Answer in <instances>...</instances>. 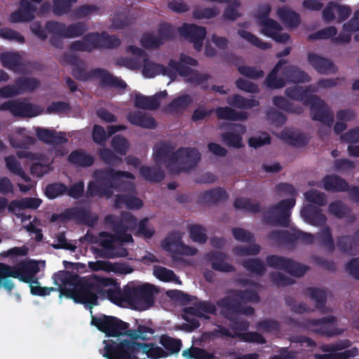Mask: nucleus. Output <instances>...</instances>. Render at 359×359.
<instances>
[{"instance_id": "1", "label": "nucleus", "mask_w": 359, "mask_h": 359, "mask_svg": "<svg viewBox=\"0 0 359 359\" xmlns=\"http://www.w3.org/2000/svg\"><path fill=\"white\" fill-rule=\"evenodd\" d=\"M55 283L65 285L60 289L62 294L90 309L98 304V297L107 298L118 306L126 303L125 285L121 288L120 283L110 278H81L67 271H60L55 275Z\"/></svg>"}, {"instance_id": "2", "label": "nucleus", "mask_w": 359, "mask_h": 359, "mask_svg": "<svg viewBox=\"0 0 359 359\" xmlns=\"http://www.w3.org/2000/svg\"><path fill=\"white\" fill-rule=\"evenodd\" d=\"M94 180L88 184L87 197L111 198L114 191H121L124 178L135 180L133 174L128 171L116 170L112 168L96 169L93 173Z\"/></svg>"}, {"instance_id": "3", "label": "nucleus", "mask_w": 359, "mask_h": 359, "mask_svg": "<svg viewBox=\"0 0 359 359\" xmlns=\"http://www.w3.org/2000/svg\"><path fill=\"white\" fill-rule=\"evenodd\" d=\"M104 346L100 353L107 359H137V354L142 350L148 358L158 359L167 356L165 351L154 344H142L122 340L116 343L113 339H104Z\"/></svg>"}, {"instance_id": "4", "label": "nucleus", "mask_w": 359, "mask_h": 359, "mask_svg": "<svg viewBox=\"0 0 359 359\" xmlns=\"http://www.w3.org/2000/svg\"><path fill=\"white\" fill-rule=\"evenodd\" d=\"M221 309V315L229 321L230 328L236 332H245L250 327L248 320L239 318L238 315L252 316L255 309L251 306H243L242 303L231 296H226L217 302Z\"/></svg>"}, {"instance_id": "5", "label": "nucleus", "mask_w": 359, "mask_h": 359, "mask_svg": "<svg viewBox=\"0 0 359 359\" xmlns=\"http://www.w3.org/2000/svg\"><path fill=\"white\" fill-rule=\"evenodd\" d=\"M121 39L115 35H109L107 32H90L84 35L81 40L73 41L70 49L75 51L90 53L95 49H112L118 47Z\"/></svg>"}, {"instance_id": "6", "label": "nucleus", "mask_w": 359, "mask_h": 359, "mask_svg": "<svg viewBox=\"0 0 359 359\" xmlns=\"http://www.w3.org/2000/svg\"><path fill=\"white\" fill-rule=\"evenodd\" d=\"M156 291L154 285L149 283L140 285L135 282H128L125 285L126 303L132 308L145 311L154 304V292Z\"/></svg>"}, {"instance_id": "7", "label": "nucleus", "mask_w": 359, "mask_h": 359, "mask_svg": "<svg viewBox=\"0 0 359 359\" xmlns=\"http://www.w3.org/2000/svg\"><path fill=\"white\" fill-rule=\"evenodd\" d=\"M72 74L76 79L82 81H86L93 78H98L100 86L103 87L126 88L127 86L124 81L113 76L105 69L97 67L87 72L84 64L74 67Z\"/></svg>"}, {"instance_id": "8", "label": "nucleus", "mask_w": 359, "mask_h": 359, "mask_svg": "<svg viewBox=\"0 0 359 359\" xmlns=\"http://www.w3.org/2000/svg\"><path fill=\"white\" fill-rule=\"evenodd\" d=\"M107 224L111 226L114 236L121 242H133V236L128 231H133L137 226V219L129 212H123L119 216L109 214L104 217Z\"/></svg>"}, {"instance_id": "9", "label": "nucleus", "mask_w": 359, "mask_h": 359, "mask_svg": "<svg viewBox=\"0 0 359 359\" xmlns=\"http://www.w3.org/2000/svg\"><path fill=\"white\" fill-rule=\"evenodd\" d=\"M295 203V198L292 197L271 205L263 214L264 222L271 226L287 227L290 222L291 211Z\"/></svg>"}, {"instance_id": "10", "label": "nucleus", "mask_w": 359, "mask_h": 359, "mask_svg": "<svg viewBox=\"0 0 359 359\" xmlns=\"http://www.w3.org/2000/svg\"><path fill=\"white\" fill-rule=\"evenodd\" d=\"M91 325L104 333L107 337H118L123 336L130 327L129 323L115 316L101 315L100 316H92Z\"/></svg>"}, {"instance_id": "11", "label": "nucleus", "mask_w": 359, "mask_h": 359, "mask_svg": "<svg viewBox=\"0 0 359 359\" xmlns=\"http://www.w3.org/2000/svg\"><path fill=\"white\" fill-rule=\"evenodd\" d=\"M172 160L175 161L173 173L180 174L194 169L201 160V154L196 148L180 147L175 151Z\"/></svg>"}, {"instance_id": "12", "label": "nucleus", "mask_w": 359, "mask_h": 359, "mask_svg": "<svg viewBox=\"0 0 359 359\" xmlns=\"http://www.w3.org/2000/svg\"><path fill=\"white\" fill-rule=\"evenodd\" d=\"M268 266L277 270H283L294 277H302L309 269V266L298 263L291 258L276 255H268L266 257Z\"/></svg>"}, {"instance_id": "13", "label": "nucleus", "mask_w": 359, "mask_h": 359, "mask_svg": "<svg viewBox=\"0 0 359 359\" xmlns=\"http://www.w3.org/2000/svg\"><path fill=\"white\" fill-rule=\"evenodd\" d=\"M305 106L310 107V114L313 121H320L330 130L334 123V113L322 99L316 95H311L305 101Z\"/></svg>"}, {"instance_id": "14", "label": "nucleus", "mask_w": 359, "mask_h": 359, "mask_svg": "<svg viewBox=\"0 0 359 359\" xmlns=\"http://www.w3.org/2000/svg\"><path fill=\"white\" fill-rule=\"evenodd\" d=\"M100 236L103 237L100 245V255L104 258L114 259L116 257H126L128 252L126 248L122 245L123 242L116 238L113 233L102 231Z\"/></svg>"}, {"instance_id": "15", "label": "nucleus", "mask_w": 359, "mask_h": 359, "mask_svg": "<svg viewBox=\"0 0 359 359\" xmlns=\"http://www.w3.org/2000/svg\"><path fill=\"white\" fill-rule=\"evenodd\" d=\"M337 318L333 316H328L321 318H309L302 323V327L319 335L332 337L341 334L334 326Z\"/></svg>"}, {"instance_id": "16", "label": "nucleus", "mask_w": 359, "mask_h": 359, "mask_svg": "<svg viewBox=\"0 0 359 359\" xmlns=\"http://www.w3.org/2000/svg\"><path fill=\"white\" fill-rule=\"evenodd\" d=\"M162 247L165 251L172 253V258L175 261L181 260L179 255L194 256L198 252L196 248L184 244L177 232L170 233L162 241Z\"/></svg>"}, {"instance_id": "17", "label": "nucleus", "mask_w": 359, "mask_h": 359, "mask_svg": "<svg viewBox=\"0 0 359 359\" xmlns=\"http://www.w3.org/2000/svg\"><path fill=\"white\" fill-rule=\"evenodd\" d=\"M0 111L11 112L15 116L34 117L39 114V108L20 100H11L0 104Z\"/></svg>"}, {"instance_id": "18", "label": "nucleus", "mask_w": 359, "mask_h": 359, "mask_svg": "<svg viewBox=\"0 0 359 359\" xmlns=\"http://www.w3.org/2000/svg\"><path fill=\"white\" fill-rule=\"evenodd\" d=\"M177 31L182 37L194 44L196 50L200 51L202 50L203 41L206 35V29L204 27L195 24L184 23L182 26L178 27Z\"/></svg>"}, {"instance_id": "19", "label": "nucleus", "mask_w": 359, "mask_h": 359, "mask_svg": "<svg viewBox=\"0 0 359 359\" xmlns=\"http://www.w3.org/2000/svg\"><path fill=\"white\" fill-rule=\"evenodd\" d=\"M323 187L326 191L334 192L349 191L353 200L359 203V187L353 186L349 189L348 182L338 175H325L323 179Z\"/></svg>"}, {"instance_id": "20", "label": "nucleus", "mask_w": 359, "mask_h": 359, "mask_svg": "<svg viewBox=\"0 0 359 359\" xmlns=\"http://www.w3.org/2000/svg\"><path fill=\"white\" fill-rule=\"evenodd\" d=\"M175 147L170 142L162 141L154 147V160L156 163H163L165 168L173 173L175 161L172 160L175 154Z\"/></svg>"}, {"instance_id": "21", "label": "nucleus", "mask_w": 359, "mask_h": 359, "mask_svg": "<svg viewBox=\"0 0 359 359\" xmlns=\"http://www.w3.org/2000/svg\"><path fill=\"white\" fill-rule=\"evenodd\" d=\"M37 6L29 0H20L18 8L11 13L9 17L13 23L31 22L35 18Z\"/></svg>"}, {"instance_id": "22", "label": "nucleus", "mask_w": 359, "mask_h": 359, "mask_svg": "<svg viewBox=\"0 0 359 359\" xmlns=\"http://www.w3.org/2000/svg\"><path fill=\"white\" fill-rule=\"evenodd\" d=\"M309 65L319 74L328 75L336 74L338 67L330 59L322 57L314 53H309L307 56Z\"/></svg>"}, {"instance_id": "23", "label": "nucleus", "mask_w": 359, "mask_h": 359, "mask_svg": "<svg viewBox=\"0 0 359 359\" xmlns=\"http://www.w3.org/2000/svg\"><path fill=\"white\" fill-rule=\"evenodd\" d=\"M262 27V33L265 36L271 37L276 42L287 43L290 39V35L287 33H280L283 29L281 25L273 19H268L259 22Z\"/></svg>"}, {"instance_id": "24", "label": "nucleus", "mask_w": 359, "mask_h": 359, "mask_svg": "<svg viewBox=\"0 0 359 359\" xmlns=\"http://www.w3.org/2000/svg\"><path fill=\"white\" fill-rule=\"evenodd\" d=\"M228 131L222 134V140L227 146L240 149L243 147L242 135L246 132L245 127L241 123H232L229 125Z\"/></svg>"}, {"instance_id": "25", "label": "nucleus", "mask_w": 359, "mask_h": 359, "mask_svg": "<svg viewBox=\"0 0 359 359\" xmlns=\"http://www.w3.org/2000/svg\"><path fill=\"white\" fill-rule=\"evenodd\" d=\"M35 133L39 140L48 144L60 145L68 141L65 133H57L53 129L36 127Z\"/></svg>"}, {"instance_id": "26", "label": "nucleus", "mask_w": 359, "mask_h": 359, "mask_svg": "<svg viewBox=\"0 0 359 359\" xmlns=\"http://www.w3.org/2000/svg\"><path fill=\"white\" fill-rule=\"evenodd\" d=\"M65 215L67 219H74L80 224L93 226L97 217H93L90 210L83 207L69 208L65 210Z\"/></svg>"}, {"instance_id": "27", "label": "nucleus", "mask_w": 359, "mask_h": 359, "mask_svg": "<svg viewBox=\"0 0 359 359\" xmlns=\"http://www.w3.org/2000/svg\"><path fill=\"white\" fill-rule=\"evenodd\" d=\"M206 259L211 261V268L219 272H235L236 268L226 262L227 255L219 251H211L206 255Z\"/></svg>"}, {"instance_id": "28", "label": "nucleus", "mask_w": 359, "mask_h": 359, "mask_svg": "<svg viewBox=\"0 0 359 359\" xmlns=\"http://www.w3.org/2000/svg\"><path fill=\"white\" fill-rule=\"evenodd\" d=\"M301 216L307 223L313 226H323L327 222V217L322 210L311 204L302 209Z\"/></svg>"}, {"instance_id": "29", "label": "nucleus", "mask_w": 359, "mask_h": 359, "mask_svg": "<svg viewBox=\"0 0 359 359\" xmlns=\"http://www.w3.org/2000/svg\"><path fill=\"white\" fill-rule=\"evenodd\" d=\"M39 271L38 264L35 261L20 262V280L29 285L39 284L35 277Z\"/></svg>"}, {"instance_id": "30", "label": "nucleus", "mask_w": 359, "mask_h": 359, "mask_svg": "<svg viewBox=\"0 0 359 359\" xmlns=\"http://www.w3.org/2000/svg\"><path fill=\"white\" fill-rule=\"evenodd\" d=\"M286 63L287 60L284 59H280L278 61L265 79L264 83L266 87L271 89H279L285 86L286 82L283 76L282 75V76L278 77V74Z\"/></svg>"}, {"instance_id": "31", "label": "nucleus", "mask_w": 359, "mask_h": 359, "mask_svg": "<svg viewBox=\"0 0 359 359\" xmlns=\"http://www.w3.org/2000/svg\"><path fill=\"white\" fill-rule=\"evenodd\" d=\"M229 194L222 187H217L202 192L199 196L201 203L206 205L216 204L228 199Z\"/></svg>"}, {"instance_id": "32", "label": "nucleus", "mask_w": 359, "mask_h": 359, "mask_svg": "<svg viewBox=\"0 0 359 359\" xmlns=\"http://www.w3.org/2000/svg\"><path fill=\"white\" fill-rule=\"evenodd\" d=\"M127 118L131 124L144 128L154 129L156 126L154 118L138 110L130 112Z\"/></svg>"}, {"instance_id": "33", "label": "nucleus", "mask_w": 359, "mask_h": 359, "mask_svg": "<svg viewBox=\"0 0 359 359\" xmlns=\"http://www.w3.org/2000/svg\"><path fill=\"white\" fill-rule=\"evenodd\" d=\"M281 74L283 76L285 82L304 83L309 81L311 79L309 74L304 71L292 65L283 68Z\"/></svg>"}, {"instance_id": "34", "label": "nucleus", "mask_w": 359, "mask_h": 359, "mask_svg": "<svg viewBox=\"0 0 359 359\" xmlns=\"http://www.w3.org/2000/svg\"><path fill=\"white\" fill-rule=\"evenodd\" d=\"M316 91V88L311 86H307L305 88L302 86H294L287 88L285 90V95L290 99L303 102V104L305 105V101L312 95L311 93Z\"/></svg>"}, {"instance_id": "35", "label": "nucleus", "mask_w": 359, "mask_h": 359, "mask_svg": "<svg viewBox=\"0 0 359 359\" xmlns=\"http://www.w3.org/2000/svg\"><path fill=\"white\" fill-rule=\"evenodd\" d=\"M67 160L71 164L82 168L90 167L95 161L94 157L83 149L72 151Z\"/></svg>"}, {"instance_id": "36", "label": "nucleus", "mask_w": 359, "mask_h": 359, "mask_svg": "<svg viewBox=\"0 0 359 359\" xmlns=\"http://www.w3.org/2000/svg\"><path fill=\"white\" fill-rule=\"evenodd\" d=\"M0 60L4 67L14 72H19L22 67V57L17 52L2 53L0 55Z\"/></svg>"}, {"instance_id": "37", "label": "nucleus", "mask_w": 359, "mask_h": 359, "mask_svg": "<svg viewBox=\"0 0 359 359\" xmlns=\"http://www.w3.org/2000/svg\"><path fill=\"white\" fill-rule=\"evenodd\" d=\"M281 137L289 144L302 147L307 144L309 140L306 135L299 130L285 129L281 133Z\"/></svg>"}, {"instance_id": "38", "label": "nucleus", "mask_w": 359, "mask_h": 359, "mask_svg": "<svg viewBox=\"0 0 359 359\" xmlns=\"http://www.w3.org/2000/svg\"><path fill=\"white\" fill-rule=\"evenodd\" d=\"M226 102L231 107L241 109H250L259 105L258 100L248 99L238 94L229 96Z\"/></svg>"}, {"instance_id": "39", "label": "nucleus", "mask_w": 359, "mask_h": 359, "mask_svg": "<svg viewBox=\"0 0 359 359\" xmlns=\"http://www.w3.org/2000/svg\"><path fill=\"white\" fill-rule=\"evenodd\" d=\"M273 104L277 108L287 113L299 115L304 112V109L302 106L294 104L292 102L282 96H274L273 97Z\"/></svg>"}, {"instance_id": "40", "label": "nucleus", "mask_w": 359, "mask_h": 359, "mask_svg": "<svg viewBox=\"0 0 359 359\" xmlns=\"http://www.w3.org/2000/svg\"><path fill=\"white\" fill-rule=\"evenodd\" d=\"M114 205L116 208H121L125 205L128 209H139L142 207V201L134 196L118 194L116 196Z\"/></svg>"}, {"instance_id": "41", "label": "nucleus", "mask_w": 359, "mask_h": 359, "mask_svg": "<svg viewBox=\"0 0 359 359\" xmlns=\"http://www.w3.org/2000/svg\"><path fill=\"white\" fill-rule=\"evenodd\" d=\"M277 14L280 20L291 28L298 27L301 22L299 14L289 8H280L278 9Z\"/></svg>"}, {"instance_id": "42", "label": "nucleus", "mask_w": 359, "mask_h": 359, "mask_svg": "<svg viewBox=\"0 0 359 359\" xmlns=\"http://www.w3.org/2000/svg\"><path fill=\"white\" fill-rule=\"evenodd\" d=\"M316 238L320 245L326 248L329 252H333L334 250V241L331 229L329 226L323 227L319 232L316 234Z\"/></svg>"}, {"instance_id": "43", "label": "nucleus", "mask_w": 359, "mask_h": 359, "mask_svg": "<svg viewBox=\"0 0 359 359\" xmlns=\"http://www.w3.org/2000/svg\"><path fill=\"white\" fill-rule=\"evenodd\" d=\"M337 246L343 253L355 255L356 254V243L353 235H345L339 236L337 238Z\"/></svg>"}, {"instance_id": "44", "label": "nucleus", "mask_w": 359, "mask_h": 359, "mask_svg": "<svg viewBox=\"0 0 359 359\" xmlns=\"http://www.w3.org/2000/svg\"><path fill=\"white\" fill-rule=\"evenodd\" d=\"M216 116L219 119L228 121H241L248 118L244 112H238L229 107H218L215 109Z\"/></svg>"}, {"instance_id": "45", "label": "nucleus", "mask_w": 359, "mask_h": 359, "mask_svg": "<svg viewBox=\"0 0 359 359\" xmlns=\"http://www.w3.org/2000/svg\"><path fill=\"white\" fill-rule=\"evenodd\" d=\"M160 104V101L157 99V97L153 96H146L140 93L135 95V107L136 108L156 110L159 107Z\"/></svg>"}, {"instance_id": "46", "label": "nucleus", "mask_w": 359, "mask_h": 359, "mask_svg": "<svg viewBox=\"0 0 359 359\" xmlns=\"http://www.w3.org/2000/svg\"><path fill=\"white\" fill-rule=\"evenodd\" d=\"M269 240L273 241L277 245H285L294 243V231L287 230H273L267 236Z\"/></svg>"}, {"instance_id": "47", "label": "nucleus", "mask_w": 359, "mask_h": 359, "mask_svg": "<svg viewBox=\"0 0 359 359\" xmlns=\"http://www.w3.org/2000/svg\"><path fill=\"white\" fill-rule=\"evenodd\" d=\"M6 166L13 174L21 177L25 182L31 181L30 177L24 171L20 163L13 156H8L5 158Z\"/></svg>"}, {"instance_id": "48", "label": "nucleus", "mask_w": 359, "mask_h": 359, "mask_svg": "<svg viewBox=\"0 0 359 359\" xmlns=\"http://www.w3.org/2000/svg\"><path fill=\"white\" fill-rule=\"evenodd\" d=\"M140 174L147 181L151 182H159L165 178L164 171L159 168L142 165L140 168Z\"/></svg>"}, {"instance_id": "49", "label": "nucleus", "mask_w": 359, "mask_h": 359, "mask_svg": "<svg viewBox=\"0 0 359 359\" xmlns=\"http://www.w3.org/2000/svg\"><path fill=\"white\" fill-rule=\"evenodd\" d=\"M304 293L316 302L318 309L323 310L325 308L327 301L325 291L316 287H308L305 290Z\"/></svg>"}, {"instance_id": "50", "label": "nucleus", "mask_w": 359, "mask_h": 359, "mask_svg": "<svg viewBox=\"0 0 359 359\" xmlns=\"http://www.w3.org/2000/svg\"><path fill=\"white\" fill-rule=\"evenodd\" d=\"M65 38L73 39L82 36L88 30V25L86 22H76L66 25Z\"/></svg>"}, {"instance_id": "51", "label": "nucleus", "mask_w": 359, "mask_h": 359, "mask_svg": "<svg viewBox=\"0 0 359 359\" xmlns=\"http://www.w3.org/2000/svg\"><path fill=\"white\" fill-rule=\"evenodd\" d=\"M15 83L20 90V94L25 92H33L40 86L39 79L34 77H20L15 80Z\"/></svg>"}, {"instance_id": "52", "label": "nucleus", "mask_w": 359, "mask_h": 359, "mask_svg": "<svg viewBox=\"0 0 359 359\" xmlns=\"http://www.w3.org/2000/svg\"><path fill=\"white\" fill-rule=\"evenodd\" d=\"M237 34L251 45L261 50H267L271 47V44L270 43L262 41L250 32L244 29H238L237 31Z\"/></svg>"}, {"instance_id": "53", "label": "nucleus", "mask_w": 359, "mask_h": 359, "mask_svg": "<svg viewBox=\"0 0 359 359\" xmlns=\"http://www.w3.org/2000/svg\"><path fill=\"white\" fill-rule=\"evenodd\" d=\"M236 209L244 210L254 214L259 213L262 211L261 205L259 202L252 203L248 198H236L233 203Z\"/></svg>"}, {"instance_id": "54", "label": "nucleus", "mask_w": 359, "mask_h": 359, "mask_svg": "<svg viewBox=\"0 0 359 359\" xmlns=\"http://www.w3.org/2000/svg\"><path fill=\"white\" fill-rule=\"evenodd\" d=\"M243 266L252 273L262 276L266 272V266L264 262L258 258L246 259L242 263Z\"/></svg>"}, {"instance_id": "55", "label": "nucleus", "mask_w": 359, "mask_h": 359, "mask_svg": "<svg viewBox=\"0 0 359 359\" xmlns=\"http://www.w3.org/2000/svg\"><path fill=\"white\" fill-rule=\"evenodd\" d=\"M164 69L163 65L153 62L147 57L143 58L142 74L145 77L154 78L156 75L161 74V71Z\"/></svg>"}, {"instance_id": "56", "label": "nucleus", "mask_w": 359, "mask_h": 359, "mask_svg": "<svg viewBox=\"0 0 359 359\" xmlns=\"http://www.w3.org/2000/svg\"><path fill=\"white\" fill-rule=\"evenodd\" d=\"M67 187L61 182L48 184L45 188V195L50 200L66 194Z\"/></svg>"}, {"instance_id": "57", "label": "nucleus", "mask_w": 359, "mask_h": 359, "mask_svg": "<svg viewBox=\"0 0 359 359\" xmlns=\"http://www.w3.org/2000/svg\"><path fill=\"white\" fill-rule=\"evenodd\" d=\"M190 238L191 240L200 244H204L207 242L208 236L206 229L201 224H191L188 227Z\"/></svg>"}, {"instance_id": "58", "label": "nucleus", "mask_w": 359, "mask_h": 359, "mask_svg": "<svg viewBox=\"0 0 359 359\" xmlns=\"http://www.w3.org/2000/svg\"><path fill=\"white\" fill-rule=\"evenodd\" d=\"M154 275L161 281L180 283L173 271L163 266H154Z\"/></svg>"}, {"instance_id": "59", "label": "nucleus", "mask_w": 359, "mask_h": 359, "mask_svg": "<svg viewBox=\"0 0 359 359\" xmlns=\"http://www.w3.org/2000/svg\"><path fill=\"white\" fill-rule=\"evenodd\" d=\"M191 97L188 94H185L179 96L175 98L173 100H172L169 103L168 108L169 111L172 112L179 111L180 110H184L187 107H188V106L191 103Z\"/></svg>"}, {"instance_id": "60", "label": "nucleus", "mask_w": 359, "mask_h": 359, "mask_svg": "<svg viewBox=\"0 0 359 359\" xmlns=\"http://www.w3.org/2000/svg\"><path fill=\"white\" fill-rule=\"evenodd\" d=\"M159 342L170 354L177 353L182 346L180 339H175L168 335H162Z\"/></svg>"}, {"instance_id": "61", "label": "nucleus", "mask_w": 359, "mask_h": 359, "mask_svg": "<svg viewBox=\"0 0 359 359\" xmlns=\"http://www.w3.org/2000/svg\"><path fill=\"white\" fill-rule=\"evenodd\" d=\"M111 147L117 154L124 156L129 149V143L126 137L116 135L112 137Z\"/></svg>"}, {"instance_id": "62", "label": "nucleus", "mask_w": 359, "mask_h": 359, "mask_svg": "<svg viewBox=\"0 0 359 359\" xmlns=\"http://www.w3.org/2000/svg\"><path fill=\"white\" fill-rule=\"evenodd\" d=\"M163 43L161 38L156 36L153 33L146 32L140 39V44L147 49L156 48Z\"/></svg>"}, {"instance_id": "63", "label": "nucleus", "mask_w": 359, "mask_h": 359, "mask_svg": "<svg viewBox=\"0 0 359 359\" xmlns=\"http://www.w3.org/2000/svg\"><path fill=\"white\" fill-rule=\"evenodd\" d=\"M337 34V29L334 26H330L323 28L314 33L309 34L307 39L309 41L327 39L331 37H334Z\"/></svg>"}, {"instance_id": "64", "label": "nucleus", "mask_w": 359, "mask_h": 359, "mask_svg": "<svg viewBox=\"0 0 359 359\" xmlns=\"http://www.w3.org/2000/svg\"><path fill=\"white\" fill-rule=\"evenodd\" d=\"M186 353L191 359H215L216 356L213 353L207 351L205 349L199 347L192 346L187 351H184L183 355Z\"/></svg>"}]
</instances>
